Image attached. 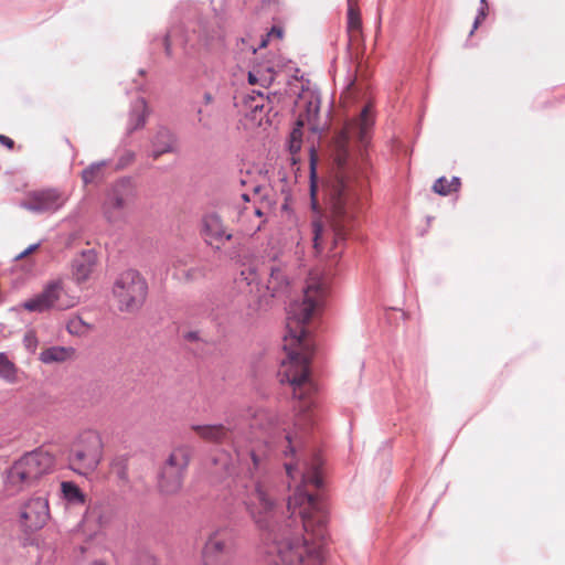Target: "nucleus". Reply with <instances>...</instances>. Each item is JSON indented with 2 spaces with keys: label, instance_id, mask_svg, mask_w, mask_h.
<instances>
[{
  "label": "nucleus",
  "instance_id": "22",
  "mask_svg": "<svg viewBox=\"0 0 565 565\" xmlns=\"http://www.w3.org/2000/svg\"><path fill=\"white\" fill-rule=\"evenodd\" d=\"M96 265V254L93 250L83 252L73 263L74 276L78 281L86 280Z\"/></svg>",
  "mask_w": 565,
  "mask_h": 565
},
{
  "label": "nucleus",
  "instance_id": "23",
  "mask_svg": "<svg viewBox=\"0 0 565 565\" xmlns=\"http://www.w3.org/2000/svg\"><path fill=\"white\" fill-rule=\"evenodd\" d=\"M192 456V448L180 445L172 449L163 465L185 473Z\"/></svg>",
  "mask_w": 565,
  "mask_h": 565
},
{
  "label": "nucleus",
  "instance_id": "19",
  "mask_svg": "<svg viewBox=\"0 0 565 565\" xmlns=\"http://www.w3.org/2000/svg\"><path fill=\"white\" fill-rule=\"evenodd\" d=\"M347 34L350 45H359L363 41V24L358 2L350 0L347 10Z\"/></svg>",
  "mask_w": 565,
  "mask_h": 565
},
{
  "label": "nucleus",
  "instance_id": "2",
  "mask_svg": "<svg viewBox=\"0 0 565 565\" xmlns=\"http://www.w3.org/2000/svg\"><path fill=\"white\" fill-rule=\"evenodd\" d=\"M289 516L269 547V565H322L329 511L323 494H292Z\"/></svg>",
  "mask_w": 565,
  "mask_h": 565
},
{
  "label": "nucleus",
  "instance_id": "30",
  "mask_svg": "<svg viewBox=\"0 0 565 565\" xmlns=\"http://www.w3.org/2000/svg\"><path fill=\"white\" fill-rule=\"evenodd\" d=\"M66 329L71 334L83 337L87 335L93 330V326L86 322L82 317L76 316L68 320Z\"/></svg>",
  "mask_w": 565,
  "mask_h": 565
},
{
  "label": "nucleus",
  "instance_id": "42",
  "mask_svg": "<svg viewBox=\"0 0 565 565\" xmlns=\"http://www.w3.org/2000/svg\"><path fill=\"white\" fill-rule=\"evenodd\" d=\"M299 128L300 127L298 126V128H295L294 131L291 132V140L297 142V148H300V140H301V131Z\"/></svg>",
  "mask_w": 565,
  "mask_h": 565
},
{
  "label": "nucleus",
  "instance_id": "21",
  "mask_svg": "<svg viewBox=\"0 0 565 565\" xmlns=\"http://www.w3.org/2000/svg\"><path fill=\"white\" fill-rule=\"evenodd\" d=\"M177 138L167 128H160L152 141V156L157 159L163 153L174 152L177 151Z\"/></svg>",
  "mask_w": 565,
  "mask_h": 565
},
{
  "label": "nucleus",
  "instance_id": "28",
  "mask_svg": "<svg viewBox=\"0 0 565 565\" xmlns=\"http://www.w3.org/2000/svg\"><path fill=\"white\" fill-rule=\"evenodd\" d=\"M461 182L457 177L448 180L446 177L437 179L433 185V191L439 195H449L460 189Z\"/></svg>",
  "mask_w": 565,
  "mask_h": 565
},
{
  "label": "nucleus",
  "instance_id": "17",
  "mask_svg": "<svg viewBox=\"0 0 565 565\" xmlns=\"http://www.w3.org/2000/svg\"><path fill=\"white\" fill-rule=\"evenodd\" d=\"M191 430L206 443L222 444L232 437L233 426L230 422L226 424L193 425Z\"/></svg>",
  "mask_w": 565,
  "mask_h": 565
},
{
  "label": "nucleus",
  "instance_id": "49",
  "mask_svg": "<svg viewBox=\"0 0 565 565\" xmlns=\"http://www.w3.org/2000/svg\"><path fill=\"white\" fill-rule=\"evenodd\" d=\"M242 199L245 201V202H249V198L246 193H243L242 194Z\"/></svg>",
  "mask_w": 565,
  "mask_h": 565
},
{
  "label": "nucleus",
  "instance_id": "18",
  "mask_svg": "<svg viewBox=\"0 0 565 565\" xmlns=\"http://www.w3.org/2000/svg\"><path fill=\"white\" fill-rule=\"evenodd\" d=\"M241 230L247 235L258 232L265 223L263 211L256 205H245L237 215Z\"/></svg>",
  "mask_w": 565,
  "mask_h": 565
},
{
  "label": "nucleus",
  "instance_id": "48",
  "mask_svg": "<svg viewBox=\"0 0 565 565\" xmlns=\"http://www.w3.org/2000/svg\"><path fill=\"white\" fill-rule=\"evenodd\" d=\"M291 151H295V150H298L299 148H297V142H295L294 140H291Z\"/></svg>",
  "mask_w": 565,
  "mask_h": 565
},
{
  "label": "nucleus",
  "instance_id": "20",
  "mask_svg": "<svg viewBox=\"0 0 565 565\" xmlns=\"http://www.w3.org/2000/svg\"><path fill=\"white\" fill-rule=\"evenodd\" d=\"M183 472L163 465L159 472L158 484L162 492L172 494L178 492L184 479Z\"/></svg>",
  "mask_w": 565,
  "mask_h": 565
},
{
  "label": "nucleus",
  "instance_id": "1",
  "mask_svg": "<svg viewBox=\"0 0 565 565\" xmlns=\"http://www.w3.org/2000/svg\"><path fill=\"white\" fill-rule=\"evenodd\" d=\"M327 281L318 274H310L301 299L289 305L286 318L287 332L284 337L286 359L282 360L278 376L281 383L292 387V396L301 404L296 426L305 429L310 423L308 414L313 402L316 384L311 377L310 361L313 341L307 329L308 323L320 312L327 295Z\"/></svg>",
  "mask_w": 565,
  "mask_h": 565
},
{
  "label": "nucleus",
  "instance_id": "36",
  "mask_svg": "<svg viewBox=\"0 0 565 565\" xmlns=\"http://www.w3.org/2000/svg\"><path fill=\"white\" fill-rule=\"evenodd\" d=\"M284 36V30L280 26L274 25L270 31L266 34V39L262 40L260 46L265 47L270 39L281 40Z\"/></svg>",
  "mask_w": 565,
  "mask_h": 565
},
{
  "label": "nucleus",
  "instance_id": "7",
  "mask_svg": "<svg viewBox=\"0 0 565 565\" xmlns=\"http://www.w3.org/2000/svg\"><path fill=\"white\" fill-rule=\"evenodd\" d=\"M237 550L235 532L228 527L213 531L205 540L199 565H232Z\"/></svg>",
  "mask_w": 565,
  "mask_h": 565
},
{
  "label": "nucleus",
  "instance_id": "45",
  "mask_svg": "<svg viewBox=\"0 0 565 565\" xmlns=\"http://www.w3.org/2000/svg\"><path fill=\"white\" fill-rule=\"evenodd\" d=\"M294 468H295V467H294V465H292L291 462H285V469H286V472H287V475H288L290 478H292V479L295 478V477H294V473H292V472H294Z\"/></svg>",
  "mask_w": 565,
  "mask_h": 565
},
{
  "label": "nucleus",
  "instance_id": "10",
  "mask_svg": "<svg viewBox=\"0 0 565 565\" xmlns=\"http://www.w3.org/2000/svg\"><path fill=\"white\" fill-rule=\"evenodd\" d=\"M136 199V189L129 179L115 182L108 190L103 212L108 221L115 222L121 217L125 210L130 207Z\"/></svg>",
  "mask_w": 565,
  "mask_h": 565
},
{
  "label": "nucleus",
  "instance_id": "27",
  "mask_svg": "<svg viewBox=\"0 0 565 565\" xmlns=\"http://www.w3.org/2000/svg\"><path fill=\"white\" fill-rule=\"evenodd\" d=\"M18 367L9 360L6 353L0 352V379L7 383L14 384L18 382Z\"/></svg>",
  "mask_w": 565,
  "mask_h": 565
},
{
  "label": "nucleus",
  "instance_id": "14",
  "mask_svg": "<svg viewBox=\"0 0 565 565\" xmlns=\"http://www.w3.org/2000/svg\"><path fill=\"white\" fill-rule=\"evenodd\" d=\"M201 234L204 242L216 249H220L225 242L232 238V234L224 225L222 217L214 212L204 215L202 218Z\"/></svg>",
  "mask_w": 565,
  "mask_h": 565
},
{
  "label": "nucleus",
  "instance_id": "15",
  "mask_svg": "<svg viewBox=\"0 0 565 565\" xmlns=\"http://www.w3.org/2000/svg\"><path fill=\"white\" fill-rule=\"evenodd\" d=\"M373 124V109L372 106L367 104L363 107L356 118L352 119L345 125L340 138L343 142L351 138H356L359 141L364 143L369 137V132Z\"/></svg>",
  "mask_w": 565,
  "mask_h": 565
},
{
  "label": "nucleus",
  "instance_id": "41",
  "mask_svg": "<svg viewBox=\"0 0 565 565\" xmlns=\"http://www.w3.org/2000/svg\"><path fill=\"white\" fill-rule=\"evenodd\" d=\"M103 508L100 505H94L92 508L88 509V512H87V518H92V516H98L99 518V524L103 525V522L100 520V512H102Z\"/></svg>",
  "mask_w": 565,
  "mask_h": 565
},
{
  "label": "nucleus",
  "instance_id": "35",
  "mask_svg": "<svg viewBox=\"0 0 565 565\" xmlns=\"http://www.w3.org/2000/svg\"><path fill=\"white\" fill-rule=\"evenodd\" d=\"M198 122L202 128L211 129L213 127L212 115L200 108L198 110Z\"/></svg>",
  "mask_w": 565,
  "mask_h": 565
},
{
  "label": "nucleus",
  "instance_id": "12",
  "mask_svg": "<svg viewBox=\"0 0 565 565\" xmlns=\"http://www.w3.org/2000/svg\"><path fill=\"white\" fill-rule=\"evenodd\" d=\"M246 505L258 527L263 530L269 529L276 504L268 489L260 483L256 484L248 494Z\"/></svg>",
  "mask_w": 565,
  "mask_h": 565
},
{
  "label": "nucleus",
  "instance_id": "29",
  "mask_svg": "<svg viewBox=\"0 0 565 565\" xmlns=\"http://www.w3.org/2000/svg\"><path fill=\"white\" fill-rule=\"evenodd\" d=\"M63 497L72 504H83L85 502V494L79 487L71 481H63L61 483Z\"/></svg>",
  "mask_w": 565,
  "mask_h": 565
},
{
  "label": "nucleus",
  "instance_id": "37",
  "mask_svg": "<svg viewBox=\"0 0 565 565\" xmlns=\"http://www.w3.org/2000/svg\"><path fill=\"white\" fill-rule=\"evenodd\" d=\"M297 439V434L286 433L284 435V443L286 444V449L284 450L285 455L288 452L294 454L295 452V443Z\"/></svg>",
  "mask_w": 565,
  "mask_h": 565
},
{
  "label": "nucleus",
  "instance_id": "4",
  "mask_svg": "<svg viewBox=\"0 0 565 565\" xmlns=\"http://www.w3.org/2000/svg\"><path fill=\"white\" fill-rule=\"evenodd\" d=\"M55 455L43 447L26 452L15 460L7 471V484L15 490L33 486L53 472Z\"/></svg>",
  "mask_w": 565,
  "mask_h": 565
},
{
  "label": "nucleus",
  "instance_id": "5",
  "mask_svg": "<svg viewBox=\"0 0 565 565\" xmlns=\"http://www.w3.org/2000/svg\"><path fill=\"white\" fill-rule=\"evenodd\" d=\"M104 458V443L100 434L94 429L79 431L71 441L67 450L68 468L78 476H92Z\"/></svg>",
  "mask_w": 565,
  "mask_h": 565
},
{
  "label": "nucleus",
  "instance_id": "46",
  "mask_svg": "<svg viewBox=\"0 0 565 565\" xmlns=\"http://www.w3.org/2000/svg\"><path fill=\"white\" fill-rule=\"evenodd\" d=\"M252 108H253V111H255V113L258 111V110L262 111L263 108H264V105L263 104H255V105L252 106Z\"/></svg>",
  "mask_w": 565,
  "mask_h": 565
},
{
  "label": "nucleus",
  "instance_id": "43",
  "mask_svg": "<svg viewBox=\"0 0 565 565\" xmlns=\"http://www.w3.org/2000/svg\"><path fill=\"white\" fill-rule=\"evenodd\" d=\"M0 143L8 147L9 149H12L14 147V141L4 135H0Z\"/></svg>",
  "mask_w": 565,
  "mask_h": 565
},
{
  "label": "nucleus",
  "instance_id": "44",
  "mask_svg": "<svg viewBox=\"0 0 565 565\" xmlns=\"http://www.w3.org/2000/svg\"><path fill=\"white\" fill-rule=\"evenodd\" d=\"M213 100H214V97H213V95L210 92H205L203 94V103H204V105H210V104L213 103Z\"/></svg>",
  "mask_w": 565,
  "mask_h": 565
},
{
  "label": "nucleus",
  "instance_id": "38",
  "mask_svg": "<svg viewBox=\"0 0 565 565\" xmlns=\"http://www.w3.org/2000/svg\"><path fill=\"white\" fill-rule=\"evenodd\" d=\"M487 10H488V4H487L486 0H481V9H480L479 14L477 15V18L475 20L471 33H473V31L476 29H478L479 24L486 19Z\"/></svg>",
  "mask_w": 565,
  "mask_h": 565
},
{
  "label": "nucleus",
  "instance_id": "8",
  "mask_svg": "<svg viewBox=\"0 0 565 565\" xmlns=\"http://www.w3.org/2000/svg\"><path fill=\"white\" fill-rule=\"evenodd\" d=\"M78 303V297L70 294L62 280L47 282L43 290L26 300L23 308L28 311L67 310Z\"/></svg>",
  "mask_w": 565,
  "mask_h": 565
},
{
  "label": "nucleus",
  "instance_id": "13",
  "mask_svg": "<svg viewBox=\"0 0 565 565\" xmlns=\"http://www.w3.org/2000/svg\"><path fill=\"white\" fill-rule=\"evenodd\" d=\"M66 198L56 189L31 191L21 205L34 213H53L64 205Z\"/></svg>",
  "mask_w": 565,
  "mask_h": 565
},
{
  "label": "nucleus",
  "instance_id": "31",
  "mask_svg": "<svg viewBox=\"0 0 565 565\" xmlns=\"http://www.w3.org/2000/svg\"><path fill=\"white\" fill-rule=\"evenodd\" d=\"M105 164L103 162L100 163H93L82 172V179L85 184L93 183L102 179L103 177V169Z\"/></svg>",
  "mask_w": 565,
  "mask_h": 565
},
{
  "label": "nucleus",
  "instance_id": "3",
  "mask_svg": "<svg viewBox=\"0 0 565 565\" xmlns=\"http://www.w3.org/2000/svg\"><path fill=\"white\" fill-rule=\"evenodd\" d=\"M330 198L332 222L329 224L320 216H315L311 226L313 234V247L321 253L330 244V249L338 246L347 235L348 225L353 218L359 194L349 179L338 175L327 189Z\"/></svg>",
  "mask_w": 565,
  "mask_h": 565
},
{
  "label": "nucleus",
  "instance_id": "50",
  "mask_svg": "<svg viewBox=\"0 0 565 565\" xmlns=\"http://www.w3.org/2000/svg\"><path fill=\"white\" fill-rule=\"evenodd\" d=\"M352 2H358V0H351ZM347 4L350 6V0H347Z\"/></svg>",
  "mask_w": 565,
  "mask_h": 565
},
{
  "label": "nucleus",
  "instance_id": "33",
  "mask_svg": "<svg viewBox=\"0 0 565 565\" xmlns=\"http://www.w3.org/2000/svg\"><path fill=\"white\" fill-rule=\"evenodd\" d=\"M110 468H111V472L115 473L119 480H121L122 482L128 481L127 462L125 459H122V458L115 459L111 462Z\"/></svg>",
  "mask_w": 565,
  "mask_h": 565
},
{
  "label": "nucleus",
  "instance_id": "11",
  "mask_svg": "<svg viewBox=\"0 0 565 565\" xmlns=\"http://www.w3.org/2000/svg\"><path fill=\"white\" fill-rule=\"evenodd\" d=\"M50 516L49 500L44 497H32L20 508L19 525L24 533L32 534L43 529Z\"/></svg>",
  "mask_w": 565,
  "mask_h": 565
},
{
  "label": "nucleus",
  "instance_id": "24",
  "mask_svg": "<svg viewBox=\"0 0 565 565\" xmlns=\"http://www.w3.org/2000/svg\"><path fill=\"white\" fill-rule=\"evenodd\" d=\"M74 356L75 350L71 347H51L40 353V361L45 364L61 363L72 360Z\"/></svg>",
  "mask_w": 565,
  "mask_h": 565
},
{
  "label": "nucleus",
  "instance_id": "40",
  "mask_svg": "<svg viewBox=\"0 0 565 565\" xmlns=\"http://www.w3.org/2000/svg\"><path fill=\"white\" fill-rule=\"evenodd\" d=\"M40 244H33L30 245L28 248H25L23 252H21L19 255L15 256V259H22L26 257L28 255L34 253L39 248Z\"/></svg>",
  "mask_w": 565,
  "mask_h": 565
},
{
  "label": "nucleus",
  "instance_id": "16",
  "mask_svg": "<svg viewBox=\"0 0 565 565\" xmlns=\"http://www.w3.org/2000/svg\"><path fill=\"white\" fill-rule=\"evenodd\" d=\"M290 286L287 266L281 262H273L269 266V275L265 285L269 297L284 296Z\"/></svg>",
  "mask_w": 565,
  "mask_h": 565
},
{
  "label": "nucleus",
  "instance_id": "26",
  "mask_svg": "<svg viewBox=\"0 0 565 565\" xmlns=\"http://www.w3.org/2000/svg\"><path fill=\"white\" fill-rule=\"evenodd\" d=\"M148 116V106L145 99H137L129 116L128 131L132 132L139 128H142L146 124Z\"/></svg>",
  "mask_w": 565,
  "mask_h": 565
},
{
  "label": "nucleus",
  "instance_id": "25",
  "mask_svg": "<svg viewBox=\"0 0 565 565\" xmlns=\"http://www.w3.org/2000/svg\"><path fill=\"white\" fill-rule=\"evenodd\" d=\"M297 126L308 127L311 131L319 129V102L310 100L305 111H301L297 119Z\"/></svg>",
  "mask_w": 565,
  "mask_h": 565
},
{
  "label": "nucleus",
  "instance_id": "34",
  "mask_svg": "<svg viewBox=\"0 0 565 565\" xmlns=\"http://www.w3.org/2000/svg\"><path fill=\"white\" fill-rule=\"evenodd\" d=\"M310 194H311V203L313 210L317 209L318 201H317V179H316V166L315 162L311 161L310 163Z\"/></svg>",
  "mask_w": 565,
  "mask_h": 565
},
{
  "label": "nucleus",
  "instance_id": "6",
  "mask_svg": "<svg viewBox=\"0 0 565 565\" xmlns=\"http://www.w3.org/2000/svg\"><path fill=\"white\" fill-rule=\"evenodd\" d=\"M113 294L120 311L136 312L146 301L148 284L140 273L128 269L116 279Z\"/></svg>",
  "mask_w": 565,
  "mask_h": 565
},
{
  "label": "nucleus",
  "instance_id": "39",
  "mask_svg": "<svg viewBox=\"0 0 565 565\" xmlns=\"http://www.w3.org/2000/svg\"><path fill=\"white\" fill-rule=\"evenodd\" d=\"M24 342L28 348L35 349L36 347V337L34 332H28L24 337Z\"/></svg>",
  "mask_w": 565,
  "mask_h": 565
},
{
  "label": "nucleus",
  "instance_id": "47",
  "mask_svg": "<svg viewBox=\"0 0 565 565\" xmlns=\"http://www.w3.org/2000/svg\"><path fill=\"white\" fill-rule=\"evenodd\" d=\"M90 565H107V564L104 561L96 559V561L92 562Z\"/></svg>",
  "mask_w": 565,
  "mask_h": 565
},
{
  "label": "nucleus",
  "instance_id": "9",
  "mask_svg": "<svg viewBox=\"0 0 565 565\" xmlns=\"http://www.w3.org/2000/svg\"><path fill=\"white\" fill-rule=\"evenodd\" d=\"M258 420H266V427H263L262 440H250V446L247 450L241 449L238 446L236 447L238 459L247 465L250 473L259 469L266 456V446L274 443L278 433V422L274 416L262 413L258 415Z\"/></svg>",
  "mask_w": 565,
  "mask_h": 565
},
{
  "label": "nucleus",
  "instance_id": "32",
  "mask_svg": "<svg viewBox=\"0 0 565 565\" xmlns=\"http://www.w3.org/2000/svg\"><path fill=\"white\" fill-rule=\"evenodd\" d=\"M273 79V73L269 70L266 73L262 74H259L258 71H253L248 73V83L252 85L260 84L263 87H267L271 84Z\"/></svg>",
  "mask_w": 565,
  "mask_h": 565
}]
</instances>
